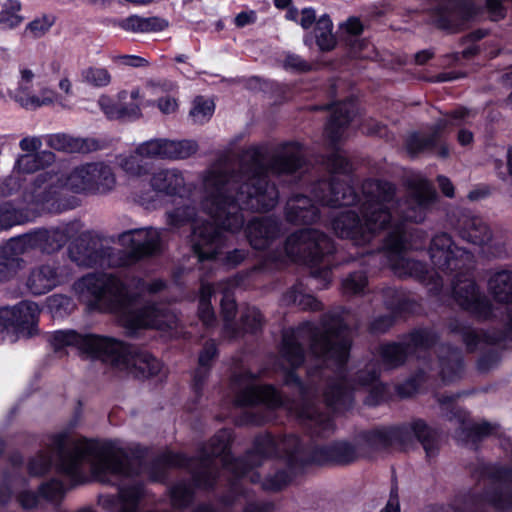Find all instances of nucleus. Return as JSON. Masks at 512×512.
I'll list each match as a JSON object with an SVG mask.
<instances>
[{"mask_svg": "<svg viewBox=\"0 0 512 512\" xmlns=\"http://www.w3.org/2000/svg\"><path fill=\"white\" fill-rule=\"evenodd\" d=\"M317 202L329 207L355 206L360 215L354 210L341 212L331 221L335 234L350 240L356 246L369 244L380 233L386 232V243L383 252L372 254L373 258L383 257L386 264L399 277H415L423 282L433 281L438 287L439 273L451 274L458 271L453 283V294L456 302L465 310L478 318L496 317L491 303L482 295L474 281L465 277L473 266V255L457 247L447 233L435 235L429 247V255L437 279L430 274L426 266L406 256L408 248L418 249L425 240L426 233L414 230L409 233L403 223L411 221L422 222L436 199L432 184L422 175H414L408 180V196L403 204H399L395 196V188L388 182L367 180L362 185L361 195L337 178L317 183L312 190Z\"/></svg>", "mask_w": 512, "mask_h": 512, "instance_id": "1", "label": "nucleus"}, {"mask_svg": "<svg viewBox=\"0 0 512 512\" xmlns=\"http://www.w3.org/2000/svg\"><path fill=\"white\" fill-rule=\"evenodd\" d=\"M344 320V312L336 311L324 315L320 327L305 322L296 329L284 331L281 355L291 368L304 362L303 345L308 344L310 349L306 360L310 385L304 386L292 371L285 378L287 385L296 387L300 403L283 400L273 386L260 385L255 374L240 370L234 372L230 382L234 404L241 407L262 404L269 409L284 408L314 429L315 433L321 435L330 432L333 429L330 415L321 413L313 401L320 390L313 386L316 374L326 379L322 396L326 406L333 411L348 409L352 404V391L374 385L378 378V370L374 365H368L365 370L359 371L356 382L351 383L347 379L345 364L351 336Z\"/></svg>", "mask_w": 512, "mask_h": 512, "instance_id": "2", "label": "nucleus"}, {"mask_svg": "<svg viewBox=\"0 0 512 512\" xmlns=\"http://www.w3.org/2000/svg\"><path fill=\"white\" fill-rule=\"evenodd\" d=\"M303 163V149L295 142L279 145L267 165L260 146L245 150L237 162L227 155L220 157L201 174L200 207L213 222L198 224V211L190 205L168 211L166 222L177 229L193 221L190 241L194 254L199 262L214 260L226 246L224 231L236 233L243 227V211H267L277 205L279 193L269 183L268 173L292 174Z\"/></svg>", "mask_w": 512, "mask_h": 512, "instance_id": "3", "label": "nucleus"}, {"mask_svg": "<svg viewBox=\"0 0 512 512\" xmlns=\"http://www.w3.org/2000/svg\"><path fill=\"white\" fill-rule=\"evenodd\" d=\"M231 439V431L222 429L202 448L198 458L191 459L183 454L169 453L164 457V462L169 466L189 469L195 484L208 488L215 481L219 463L236 477H244L250 469L270 456L285 458L292 467L303 461L347 464L363 456L366 448L381 449L393 444L408 448L415 440L421 443L428 458L434 457L439 449L438 431L420 419L398 427H382L365 432L356 443L338 441L317 447L309 457L304 455L303 446L296 436L279 439L265 435L256 439L254 450L244 459H232L228 451Z\"/></svg>", "mask_w": 512, "mask_h": 512, "instance_id": "4", "label": "nucleus"}, {"mask_svg": "<svg viewBox=\"0 0 512 512\" xmlns=\"http://www.w3.org/2000/svg\"><path fill=\"white\" fill-rule=\"evenodd\" d=\"M52 464L74 484L85 483L90 476L101 483L115 484L132 474L119 441L71 437L67 433L51 438L47 449L31 459L29 472L42 475Z\"/></svg>", "mask_w": 512, "mask_h": 512, "instance_id": "5", "label": "nucleus"}, {"mask_svg": "<svg viewBox=\"0 0 512 512\" xmlns=\"http://www.w3.org/2000/svg\"><path fill=\"white\" fill-rule=\"evenodd\" d=\"M73 290L80 300L89 305L115 313L129 332L141 328L171 329L177 322L176 315L162 305L142 306L113 274H87L74 283Z\"/></svg>", "mask_w": 512, "mask_h": 512, "instance_id": "6", "label": "nucleus"}, {"mask_svg": "<svg viewBox=\"0 0 512 512\" xmlns=\"http://www.w3.org/2000/svg\"><path fill=\"white\" fill-rule=\"evenodd\" d=\"M50 343L60 354L66 353L67 349L75 350L85 358L99 360L136 377L157 375L162 368L160 361L147 351L137 350L110 337L61 330L51 335Z\"/></svg>", "mask_w": 512, "mask_h": 512, "instance_id": "7", "label": "nucleus"}, {"mask_svg": "<svg viewBox=\"0 0 512 512\" xmlns=\"http://www.w3.org/2000/svg\"><path fill=\"white\" fill-rule=\"evenodd\" d=\"M91 175L90 163L76 166L66 175L53 170L44 171L25 188L23 199L36 212H59L58 200L63 189L95 194Z\"/></svg>", "mask_w": 512, "mask_h": 512, "instance_id": "8", "label": "nucleus"}, {"mask_svg": "<svg viewBox=\"0 0 512 512\" xmlns=\"http://www.w3.org/2000/svg\"><path fill=\"white\" fill-rule=\"evenodd\" d=\"M334 251L333 241L314 229H302L291 234L282 250L272 256L273 261L303 262L310 265L318 288H326L332 280L329 257Z\"/></svg>", "mask_w": 512, "mask_h": 512, "instance_id": "9", "label": "nucleus"}, {"mask_svg": "<svg viewBox=\"0 0 512 512\" xmlns=\"http://www.w3.org/2000/svg\"><path fill=\"white\" fill-rule=\"evenodd\" d=\"M193 190L194 184L186 181L182 171L176 168H167L154 172L149 184L135 181L132 195L136 202L150 209L160 203V195L190 199Z\"/></svg>", "mask_w": 512, "mask_h": 512, "instance_id": "10", "label": "nucleus"}, {"mask_svg": "<svg viewBox=\"0 0 512 512\" xmlns=\"http://www.w3.org/2000/svg\"><path fill=\"white\" fill-rule=\"evenodd\" d=\"M76 223H65L51 228H39L11 238L6 243V251L28 254L38 250L44 254L58 252L76 232Z\"/></svg>", "mask_w": 512, "mask_h": 512, "instance_id": "11", "label": "nucleus"}, {"mask_svg": "<svg viewBox=\"0 0 512 512\" xmlns=\"http://www.w3.org/2000/svg\"><path fill=\"white\" fill-rule=\"evenodd\" d=\"M163 229L145 227L125 231L118 235V243L128 251L117 250L120 266H129L138 261L158 255L163 249Z\"/></svg>", "mask_w": 512, "mask_h": 512, "instance_id": "12", "label": "nucleus"}, {"mask_svg": "<svg viewBox=\"0 0 512 512\" xmlns=\"http://www.w3.org/2000/svg\"><path fill=\"white\" fill-rule=\"evenodd\" d=\"M39 312L38 305L31 301L0 308V343H12L19 337L36 334Z\"/></svg>", "mask_w": 512, "mask_h": 512, "instance_id": "13", "label": "nucleus"}, {"mask_svg": "<svg viewBox=\"0 0 512 512\" xmlns=\"http://www.w3.org/2000/svg\"><path fill=\"white\" fill-rule=\"evenodd\" d=\"M69 257L80 267H120L117 250L91 232L82 233L69 247Z\"/></svg>", "mask_w": 512, "mask_h": 512, "instance_id": "14", "label": "nucleus"}, {"mask_svg": "<svg viewBox=\"0 0 512 512\" xmlns=\"http://www.w3.org/2000/svg\"><path fill=\"white\" fill-rule=\"evenodd\" d=\"M472 118H474V113L465 108H459L451 114H446L436 122L428 136L419 133L411 134L406 140L407 150L411 154H416L435 149L439 156L445 158L448 156L449 150L446 146H437L440 138L450 126H461L469 123Z\"/></svg>", "mask_w": 512, "mask_h": 512, "instance_id": "15", "label": "nucleus"}, {"mask_svg": "<svg viewBox=\"0 0 512 512\" xmlns=\"http://www.w3.org/2000/svg\"><path fill=\"white\" fill-rule=\"evenodd\" d=\"M436 335L428 329L411 333L402 343L384 344L380 348V357L386 368H394L402 364L408 353L426 352L435 342Z\"/></svg>", "mask_w": 512, "mask_h": 512, "instance_id": "16", "label": "nucleus"}, {"mask_svg": "<svg viewBox=\"0 0 512 512\" xmlns=\"http://www.w3.org/2000/svg\"><path fill=\"white\" fill-rule=\"evenodd\" d=\"M66 277L55 263H44L33 267L27 278L26 287L33 295H44L65 283Z\"/></svg>", "mask_w": 512, "mask_h": 512, "instance_id": "17", "label": "nucleus"}, {"mask_svg": "<svg viewBox=\"0 0 512 512\" xmlns=\"http://www.w3.org/2000/svg\"><path fill=\"white\" fill-rule=\"evenodd\" d=\"M281 233V227L276 219L265 217L255 218L246 228V235L250 245L256 250L270 247L273 240Z\"/></svg>", "mask_w": 512, "mask_h": 512, "instance_id": "18", "label": "nucleus"}, {"mask_svg": "<svg viewBox=\"0 0 512 512\" xmlns=\"http://www.w3.org/2000/svg\"><path fill=\"white\" fill-rule=\"evenodd\" d=\"M285 216L293 224H312L320 218V210L308 196L294 194L286 203Z\"/></svg>", "mask_w": 512, "mask_h": 512, "instance_id": "19", "label": "nucleus"}, {"mask_svg": "<svg viewBox=\"0 0 512 512\" xmlns=\"http://www.w3.org/2000/svg\"><path fill=\"white\" fill-rule=\"evenodd\" d=\"M174 85L172 83H154L149 82L145 87L147 100L143 106H156L164 115H171L177 112L179 108L178 98L171 93Z\"/></svg>", "mask_w": 512, "mask_h": 512, "instance_id": "20", "label": "nucleus"}, {"mask_svg": "<svg viewBox=\"0 0 512 512\" xmlns=\"http://www.w3.org/2000/svg\"><path fill=\"white\" fill-rule=\"evenodd\" d=\"M46 143L54 150L67 153H89L101 148V143L97 139L74 137L67 134L48 135Z\"/></svg>", "mask_w": 512, "mask_h": 512, "instance_id": "21", "label": "nucleus"}, {"mask_svg": "<svg viewBox=\"0 0 512 512\" xmlns=\"http://www.w3.org/2000/svg\"><path fill=\"white\" fill-rule=\"evenodd\" d=\"M495 508L512 509V470L499 469L494 474L493 492L485 496Z\"/></svg>", "mask_w": 512, "mask_h": 512, "instance_id": "22", "label": "nucleus"}, {"mask_svg": "<svg viewBox=\"0 0 512 512\" xmlns=\"http://www.w3.org/2000/svg\"><path fill=\"white\" fill-rule=\"evenodd\" d=\"M457 229L464 240L475 245L483 246L491 239L488 226L478 216L463 214L458 220Z\"/></svg>", "mask_w": 512, "mask_h": 512, "instance_id": "23", "label": "nucleus"}, {"mask_svg": "<svg viewBox=\"0 0 512 512\" xmlns=\"http://www.w3.org/2000/svg\"><path fill=\"white\" fill-rule=\"evenodd\" d=\"M488 289L497 302L505 305V309L508 312L507 325L511 331L512 271L502 270L495 272L488 281Z\"/></svg>", "mask_w": 512, "mask_h": 512, "instance_id": "24", "label": "nucleus"}, {"mask_svg": "<svg viewBox=\"0 0 512 512\" xmlns=\"http://www.w3.org/2000/svg\"><path fill=\"white\" fill-rule=\"evenodd\" d=\"M355 103L348 100L332 106V114L326 127L327 137L332 143L339 141L344 135V128L352 119Z\"/></svg>", "mask_w": 512, "mask_h": 512, "instance_id": "25", "label": "nucleus"}, {"mask_svg": "<svg viewBox=\"0 0 512 512\" xmlns=\"http://www.w3.org/2000/svg\"><path fill=\"white\" fill-rule=\"evenodd\" d=\"M36 72L28 65H19L17 86L14 90H8L7 95L24 109H28L29 101L34 95L33 82Z\"/></svg>", "mask_w": 512, "mask_h": 512, "instance_id": "26", "label": "nucleus"}, {"mask_svg": "<svg viewBox=\"0 0 512 512\" xmlns=\"http://www.w3.org/2000/svg\"><path fill=\"white\" fill-rule=\"evenodd\" d=\"M462 372L461 353L451 347H442L438 356L437 375L443 383L458 379Z\"/></svg>", "mask_w": 512, "mask_h": 512, "instance_id": "27", "label": "nucleus"}, {"mask_svg": "<svg viewBox=\"0 0 512 512\" xmlns=\"http://www.w3.org/2000/svg\"><path fill=\"white\" fill-rule=\"evenodd\" d=\"M28 211L37 213L23 198L21 202L17 203L11 200L2 202L0 204V232L27 222L29 220Z\"/></svg>", "mask_w": 512, "mask_h": 512, "instance_id": "28", "label": "nucleus"}, {"mask_svg": "<svg viewBox=\"0 0 512 512\" xmlns=\"http://www.w3.org/2000/svg\"><path fill=\"white\" fill-rule=\"evenodd\" d=\"M452 415L457 419L460 427L455 437L460 441H476L477 439L492 434L494 427L487 423L474 424L468 420L467 413L459 408L453 407Z\"/></svg>", "mask_w": 512, "mask_h": 512, "instance_id": "29", "label": "nucleus"}, {"mask_svg": "<svg viewBox=\"0 0 512 512\" xmlns=\"http://www.w3.org/2000/svg\"><path fill=\"white\" fill-rule=\"evenodd\" d=\"M55 160V155L50 151H41L38 153H27L24 155H20L13 169L21 175L22 178H25L26 174L33 173L40 168L45 167L46 165L51 164Z\"/></svg>", "mask_w": 512, "mask_h": 512, "instance_id": "30", "label": "nucleus"}, {"mask_svg": "<svg viewBox=\"0 0 512 512\" xmlns=\"http://www.w3.org/2000/svg\"><path fill=\"white\" fill-rule=\"evenodd\" d=\"M95 194H107L116 186V176L110 165L104 162L90 163Z\"/></svg>", "mask_w": 512, "mask_h": 512, "instance_id": "31", "label": "nucleus"}, {"mask_svg": "<svg viewBox=\"0 0 512 512\" xmlns=\"http://www.w3.org/2000/svg\"><path fill=\"white\" fill-rule=\"evenodd\" d=\"M167 26L166 22L158 17L129 16L118 22V27L132 33H148L161 31Z\"/></svg>", "mask_w": 512, "mask_h": 512, "instance_id": "32", "label": "nucleus"}, {"mask_svg": "<svg viewBox=\"0 0 512 512\" xmlns=\"http://www.w3.org/2000/svg\"><path fill=\"white\" fill-rule=\"evenodd\" d=\"M136 153L142 159L170 160L169 138H154L140 143Z\"/></svg>", "mask_w": 512, "mask_h": 512, "instance_id": "33", "label": "nucleus"}, {"mask_svg": "<svg viewBox=\"0 0 512 512\" xmlns=\"http://www.w3.org/2000/svg\"><path fill=\"white\" fill-rule=\"evenodd\" d=\"M136 153L142 159L170 160L169 138H154L140 143Z\"/></svg>", "mask_w": 512, "mask_h": 512, "instance_id": "34", "label": "nucleus"}, {"mask_svg": "<svg viewBox=\"0 0 512 512\" xmlns=\"http://www.w3.org/2000/svg\"><path fill=\"white\" fill-rule=\"evenodd\" d=\"M52 105H58L64 109L70 108L65 97L49 86H42L34 93L32 99L29 101V107L27 110H36L41 107Z\"/></svg>", "mask_w": 512, "mask_h": 512, "instance_id": "35", "label": "nucleus"}, {"mask_svg": "<svg viewBox=\"0 0 512 512\" xmlns=\"http://www.w3.org/2000/svg\"><path fill=\"white\" fill-rule=\"evenodd\" d=\"M314 37L317 46L322 51H330L336 46V37L333 34V23L327 14L317 19L314 28Z\"/></svg>", "mask_w": 512, "mask_h": 512, "instance_id": "36", "label": "nucleus"}, {"mask_svg": "<svg viewBox=\"0 0 512 512\" xmlns=\"http://www.w3.org/2000/svg\"><path fill=\"white\" fill-rule=\"evenodd\" d=\"M142 495V488L138 485L122 487L118 492L119 512H137V503ZM196 512H214L209 506H200Z\"/></svg>", "mask_w": 512, "mask_h": 512, "instance_id": "37", "label": "nucleus"}, {"mask_svg": "<svg viewBox=\"0 0 512 512\" xmlns=\"http://www.w3.org/2000/svg\"><path fill=\"white\" fill-rule=\"evenodd\" d=\"M341 29L345 31L349 39H347L351 46L352 52L355 56L362 58L369 57L368 53H363V50L368 48L369 44L365 40L356 39L363 31V25L358 18H349L344 24L341 25Z\"/></svg>", "mask_w": 512, "mask_h": 512, "instance_id": "38", "label": "nucleus"}, {"mask_svg": "<svg viewBox=\"0 0 512 512\" xmlns=\"http://www.w3.org/2000/svg\"><path fill=\"white\" fill-rule=\"evenodd\" d=\"M283 302L287 305H296L301 309L319 310L321 303L312 295L306 294L302 285H296L283 296Z\"/></svg>", "mask_w": 512, "mask_h": 512, "instance_id": "39", "label": "nucleus"}, {"mask_svg": "<svg viewBox=\"0 0 512 512\" xmlns=\"http://www.w3.org/2000/svg\"><path fill=\"white\" fill-rule=\"evenodd\" d=\"M22 254L6 251V244L0 251V282L7 281L14 277L23 268L24 261L20 258Z\"/></svg>", "mask_w": 512, "mask_h": 512, "instance_id": "40", "label": "nucleus"}, {"mask_svg": "<svg viewBox=\"0 0 512 512\" xmlns=\"http://www.w3.org/2000/svg\"><path fill=\"white\" fill-rule=\"evenodd\" d=\"M217 354L216 344L214 341L207 342L199 355L198 368L194 374V386L196 389L204 382L208 376L211 361Z\"/></svg>", "mask_w": 512, "mask_h": 512, "instance_id": "41", "label": "nucleus"}, {"mask_svg": "<svg viewBox=\"0 0 512 512\" xmlns=\"http://www.w3.org/2000/svg\"><path fill=\"white\" fill-rule=\"evenodd\" d=\"M216 289L207 283H202L199 296L198 314L203 324L207 327L211 326L215 321L214 310L211 306V298L215 294Z\"/></svg>", "mask_w": 512, "mask_h": 512, "instance_id": "42", "label": "nucleus"}, {"mask_svg": "<svg viewBox=\"0 0 512 512\" xmlns=\"http://www.w3.org/2000/svg\"><path fill=\"white\" fill-rule=\"evenodd\" d=\"M20 11L21 4L18 0L5 1L0 11V27L3 29H13L19 26L23 21Z\"/></svg>", "mask_w": 512, "mask_h": 512, "instance_id": "43", "label": "nucleus"}, {"mask_svg": "<svg viewBox=\"0 0 512 512\" xmlns=\"http://www.w3.org/2000/svg\"><path fill=\"white\" fill-rule=\"evenodd\" d=\"M142 158L137 155L136 150L132 153H124L117 156V164L128 175L139 177L147 172L146 165Z\"/></svg>", "mask_w": 512, "mask_h": 512, "instance_id": "44", "label": "nucleus"}, {"mask_svg": "<svg viewBox=\"0 0 512 512\" xmlns=\"http://www.w3.org/2000/svg\"><path fill=\"white\" fill-rule=\"evenodd\" d=\"M81 78L84 83L97 88L108 86L112 80L108 69L99 66H91L83 69Z\"/></svg>", "mask_w": 512, "mask_h": 512, "instance_id": "45", "label": "nucleus"}, {"mask_svg": "<svg viewBox=\"0 0 512 512\" xmlns=\"http://www.w3.org/2000/svg\"><path fill=\"white\" fill-rule=\"evenodd\" d=\"M170 160H183L194 155L198 144L191 139H169Z\"/></svg>", "mask_w": 512, "mask_h": 512, "instance_id": "46", "label": "nucleus"}, {"mask_svg": "<svg viewBox=\"0 0 512 512\" xmlns=\"http://www.w3.org/2000/svg\"><path fill=\"white\" fill-rule=\"evenodd\" d=\"M214 110L212 100L199 96L193 101L189 116L194 123L203 124L212 117Z\"/></svg>", "mask_w": 512, "mask_h": 512, "instance_id": "47", "label": "nucleus"}, {"mask_svg": "<svg viewBox=\"0 0 512 512\" xmlns=\"http://www.w3.org/2000/svg\"><path fill=\"white\" fill-rule=\"evenodd\" d=\"M130 98L133 102L124 103L123 101L121 103V118H139L141 116V109L147 107L143 106V103H145V100H147L145 91L141 93L138 88L133 89L130 93Z\"/></svg>", "mask_w": 512, "mask_h": 512, "instance_id": "48", "label": "nucleus"}, {"mask_svg": "<svg viewBox=\"0 0 512 512\" xmlns=\"http://www.w3.org/2000/svg\"><path fill=\"white\" fill-rule=\"evenodd\" d=\"M128 97L127 91H121L117 95V101L109 96L99 97L98 104L101 110L109 119H121V103Z\"/></svg>", "mask_w": 512, "mask_h": 512, "instance_id": "49", "label": "nucleus"}, {"mask_svg": "<svg viewBox=\"0 0 512 512\" xmlns=\"http://www.w3.org/2000/svg\"><path fill=\"white\" fill-rule=\"evenodd\" d=\"M221 309H222L223 317L225 320V326H224L225 336H227L229 338L237 337V333L234 330L232 324L230 323L231 320L235 316L236 304H235L233 297L227 291L224 292L223 298L221 300Z\"/></svg>", "mask_w": 512, "mask_h": 512, "instance_id": "50", "label": "nucleus"}, {"mask_svg": "<svg viewBox=\"0 0 512 512\" xmlns=\"http://www.w3.org/2000/svg\"><path fill=\"white\" fill-rule=\"evenodd\" d=\"M46 305L54 317H63L73 309L72 300L62 294H54L46 299Z\"/></svg>", "mask_w": 512, "mask_h": 512, "instance_id": "51", "label": "nucleus"}, {"mask_svg": "<svg viewBox=\"0 0 512 512\" xmlns=\"http://www.w3.org/2000/svg\"><path fill=\"white\" fill-rule=\"evenodd\" d=\"M25 178L16 173L13 169L11 174L0 181V197H10L14 195L22 186Z\"/></svg>", "mask_w": 512, "mask_h": 512, "instance_id": "52", "label": "nucleus"}, {"mask_svg": "<svg viewBox=\"0 0 512 512\" xmlns=\"http://www.w3.org/2000/svg\"><path fill=\"white\" fill-rule=\"evenodd\" d=\"M367 285V277L363 272L350 274L342 282V288L346 294H358Z\"/></svg>", "mask_w": 512, "mask_h": 512, "instance_id": "53", "label": "nucleus"}, {"mask_svg": "<svg viewBox=\"0 0 512 512\" xmlns=\"http://www.w3.org/2000/svg\"><path fill=\"white\" fill-rule=\"evenodd\" d=\"M243 328L249 332L257 331L262 325V315L257 308H247L241 317Z\"/></svg>", "mask_w": 512, "mask_h": 512, "instance_id": "54", "label": "nucleus"}, {"mask_svg": "<svg viewBox=\"0 0 512 512\" xmlns=\"http://www.w3.org/2000/svg\"><path fill=\"white\" fill-rule=\"evenodd\" d=\"M454 331H459L462 334L463 340L469 350L478 348L484 339L483 333L471 329L469 327H453Z\"/></svg>", "mask_w": 512, "mask_h": 512, "instance_id": "55", "label": "nucleus"}, {"mask_svg": "<svg viewBox=\"0 0 512 512\" xmlns=\"http://www.w3.org/2000/svg\"><path fill=\"white\" fill-rule=\"evenodd\" d=\"M191 496V487L186 483L177 484L172 488L171 497L175 506H186L190 502Z\"/></svg>", "mask_w": 512, "mask_h": 512, "instance_id": "56", "label": "nucleus"}, {"mask_svg": "<svg viewBox=\"0 0 512 512\" xmlns=\"http://www.w3.org/2000/svg\"><path fill=\"white\" fill-rule=\"evenodd\" d=\"M65 492L64 485L58 480H51L40 488V494L47 500L56 501L60 499Z\"/></svg>", "mask_w": 512, "mask_h": 512, "instance_id": "57", "label": "nucleus"}, {"mask_svg": "<svg viewBox=\"0 0 512 512\" xmlns=\"http://www.w3.org/2000/svg\"><path fill=\"white\" fill-rule=\"evenodd\" d=\"M53 21L47 16L35 19L27 26V30L34 36L40 37L45 34L52 26Z\"/></svg>", "mask_w": 512, "mask_h": 512, "instance_id": "58", "label": "nucleus"}, {"mask_svg": "<svg viewBox=\"0 0 512 512\" xmlns=\"http://www.w3.org/2000/svg\"><path fill=\"white\" fill-rule=\"evenodd\" d=\"M328 168L334 173H346L349 170L347 159L340 153H334L328 159Z\"/></svg>", "mask_w": 512, "mask_h": 512, "instance_id": "59", "label": "nucleus"}, {"mask_svg": "<svg viewBox=\"0 0 512 512\" xmlns=\"http://www.w3.org/2000/svg\"><path fill=\"white\" fill-rule=\"evenodd\" d=\"M284 67L298 72H305L310 70L311 65L300 56L289 54L284 60Z\"/></svg>", "mask_w": 512, "mask_h": 512, "instance_id": "60", "label": "nucleus"}, {"mask_svg": "<svg viewBox=\"0 0 512 512\" xmlns=\"http://www.w3.org/2000/svg\"><path fill=\"white\" fill-rule=\"evenodd\" d=\"M289 480V474L285 471H281L277 473L274 477L267 479L263 483V487L265 489L277 490L280 489L283 485H285Z\"/></svg>", "mask_w": 512, "mask_h": 512, "instance_id": "61", "label": "nucleus"}, {"mask_svg": "<svg viewBox=\"0 0 512 512\" xmlns=\"http://www.w3.org/2000/svg\"><path fill=\"white\" fill-rule=\"evenodd\" d=\"M114 61L131 67H143L148 64L146 59L136 55H119L114 58Z\"/></svg>", "mask_w": 512, "mask_h": 512, "instance_id": "62", "label": "nucleus"}, {"mask_svg": "<svg viewBox=\"0 0 512 512\" xmlns=\"http://www.w3.org/2000/svg\"><path fill=\"white\" fill-rule=\"evenodd\" d=\"M316 13L312 8H304L300 11L299 24L303 29L310 28L313 24L316 25Z\"/></svg>", "mask_w": 512, "mask_h": 512, "instance_id": "63", "label": "nucleus"}, {"mask_svg": "<svg viewBox=\"0 0 512 512\" xmlns=\"http://www.w3.org/2000/svg\"><path fill=\"white\" fill-rule=\"evenodd\" d=\"M257 17L256 13L253 10L242 11L236 15L234 19V23L237 27L242 28L249 24L255 23Z\"/></svg>", "mask_w": 512, "mask_h": 512, "instance_id": "64", "label": "nucleus"}]
</instances>
